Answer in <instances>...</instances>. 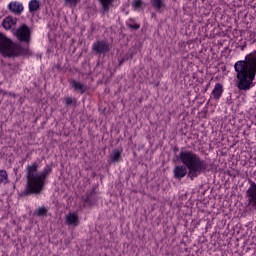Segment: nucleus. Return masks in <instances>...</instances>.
Segmentation results:
<instances>
[{
	"instance_id": "f257e3e1",
	"label": "nucleus",
	"mask_w": 256,
	"mask_h": 256,
	"mask_svg": "<svg viewBox=\"0 0 256 256\" xmlns=\"http://www.w3.org/2000/svg\"><path fill=\"white\" fill-rule=\"evenodd\" d=\"M234 69L237 73L238 89L249 91L253 87L256 75V52L246 55L245 60L235 63Z\"/></svg>"
},
{
	"instance_id": "f03ea898",
	"label": "nucleus",
	"mask_w": 256,
	"mask_h": 256,
	"mask_svg": "<svg viewBox=\"0 0 256 256\" xmlns=\"http://www.w3.org/2000/svg\"><path fill=\"white\" fill-rule=\"evenodd\" d=\"M39 171V164L34 162L26 167L27 184L24 195H39L45 187V180L51 175V166L47 165L42 172Z\"/></svg>"
},
{
	"instance_id": "7ed1b4c3",
	"label": "nucleus",
	"mask_w": 256,
	"mask_h": 256,
	"mask_svg": "<svg viewBox=\"0 0 256 256\" xmlns=\"http://www.w3.org/2000/svg\"><path fill=\"white\" fill-rule=\"evenodd\" d=\"M0 53L4 57H19L25 54V49L0 32Z\"/></svg>"
},
{
	"instance_id": "20e7f679",
	"label": "nucleus",
	"mask_w": 256,
	"mask_h": 256,
	"mask_svg": "<svg viewBox=\"0 0 256 256\" xmlns=\"http://www.w3.org/2000/svg\"><path fill=\"white\" fill-rule=\"evenodd\" d=\"M180 161L185 166H176L173 170V175L175 179L181 180L185 175H187V169H189V177L190 179H193V174L191 172L193 171V153L191 152H181L180 154Z\"/></svg>"
},
{
	"instance_id": "39448f33",
	"label": "nucleus",
	"mask_w": 256,
	"mask_h": 256,
	"mask_svg": "<svg viewBox=\"0 0 256 256\" xmlns=\"http://www.w3.org/2000/svg\"><path fill=\"white\" fill-rule=\"evenodd\" d=\"M13 33L21 43H27V45L31 43V29H29L27 25L22 24L19 28L14 30Z\"/></svg>"
},
{
	"instance_id": "423d86ee",
	"label": "nucleus",
	"mask_w": 256,
	"mask_h": 256,
	"mask_svg": "<svg viewBox=\"0 0 256 256\" xmlns=\"http://www.w3.org/2000/svg\"><path fill=\"white\" fill-rule=\"evenodd\" d=\"M109 42L105 40H98L93 43V51L96 55H105L110 51Z\"/></svg>"
},
{
	"instance_id": "0eeeda50",
	"label": "nucleus",
	"mask_w": 256,
	"mask_h": 256,
	"mask_svg": "<svg viewBox=\"0 0 256 256\" xmlns=\"http://www.w3.org/2000/svg\"><path fill=\"white\" fill-rule=\"evenodd\" d=\"M246 195L248 197V205L250 207H256V184L252 182L250 187L246 191Z\"/></svg>"
},
{
	"instance_id": "6e6552de",
	"label": "nucleus",
	"mask_w": 256,
	"mask_h": 256,
	"mask_svg": "<svg viewBox=\"0 0 256 256\" xmlns=\"http://www.w3.org/2000/svg\"><path fill=\"white\" fill-rule=\"evenodd\" d=\"M2 26L6 31H15V27H17V18L13 16H7L2 21Z\"/></svg>"
},
{
	"instance_id": "1a4fd4ad",
	"label": "nucleus",
	"mask_w": 256,
	"mask_h": 256,
	"mask_svg": "<svg viewBox=\"0 0 256 256\" xmlns=\"http://www.w3.org/2000/svg\"><path fill=\"white\" fill-rule=\"evenodd\" d=\"M65 222L69 227H77L79 225V215L75 212H70L65 215Z\"/></svg>"
},
{
	"instance_id": "9d476101",
	"label": "nucleus",
	"mask_w": 256,
	"mask_h": 256,
	"mask_svg": "<svg viewBox=\"0 0 256 256\" xmlns=\"http://www.w3.org/2000/svg\"><path fill=\"white\" fill-rule=\"evenodd\" d=\"M8 9L14 15H21V13H23V4L17 1L10 2L8 5Z\"/></svg>"
},
{
	"instance_id": "9b49d317",
	"label": "nucleus",
	"mask_w": 256,
	"mask_h": 256,
	"mask_svg": "<svg viewBox=\"0 0 256 256\" xmlns=\"http://www.w3.org/2000/svg\"><path fill=\"white\" fill-rule=\"evenodd\" d=\"M70 87L73 89V91L81 93V95L87 91V86L76 80H70Z\"/></svg>"
},
{
	"instance_id": "f8f14e48",
	"label": "nucleus",
	"mask_w": 256,
	"mask_h": 256,
	"mask_svg": "<svg viewBox=\"0 0 256 256\" xmlns=\"http://www.w3.org/2000/svg\"><path fill=\"white\" fill-rule=\"evenodd\" d=\"M205 163H203L201 160L197 159L196 156L193 157V173L194 175H197L201 171H204L205 169Z\"/></svg>"
},
{
	"instance_id": "ddd939ff",
	"label": "nucleus",
	"mask_w": 256,
	"mask_h": 256,
	"mask_svg": "<svg viewBox=\"0 0 256 256\" xmlns=\"http://www.w3.org/2000/svg\"><path fill=\"white\" fill-rule=\"evenodd\" d=\"M212 97L219 101L221 99V95H223V85L221 83H216L214 89L212 90Z\"/></svg>"
},
{
	"instance_id": "4468645a",
	"label": "nucleus",
	"mask_w": 256,
	"mask_h": 256,
	"mask_svg": "<svg viewBox=\"0 0 256 256\" xmlns=\"http://www.w3.org/2000/svg\"><path fill=\"white\" fill-rule=\"evenodd\" d=\"M115 0H98L102 13H109Z\"/></svg>"
},
{
	"instance_id": "2eb2a0df",
	"label": "nucleus",
	"mask_w": 256,
	"mask_h": 256,
	"mask_svg": "<svg viewBox=\"0 0 256 256\" xmlns=\"http://www.w3.org/2000/svg\"><path fill=\"white\" fill-rule=\"evenodd\" d=\"M112 163H119L121 161V151L119 149H114L111 153Z\"/></svg>"
},
{
	"instance_id": "dca6fc26",
	"label": "nucleus",
	"mask_w": 256,
	"mask_h": 256,
	"mask_svg": "<svg viewBox=\"0 0 256 256\" xmlns=\"http://www.w3.org/2000/svg\"><path fill=\"white\" fill-rule=\"evenodd\" d=\"M9 183V174L6 170L0 169V185H7Z\"/></svg>"
},
{
	"instance_id": "f3484780",
	"label": "nucleus",
	"mask_w": 256,
	"mask_h": 256,
	"mask_svg": "<svg viewBox=\"0 0 256 256\" xmlns=\"http://www.w3.org/2000/svg\"><path fill=\"white\" fill-rule=\"evenodd\" d=\"M37 9H39V1L37 0H31L29 2V10L31 11V13L37 11Z\"/></svg>"
},
{
	"instance_id": "a211bd4d",
	"label": "nucleus",
	"mask_w": 256,
	"mask_h": 256,
	"mask_svg": "<svg viewBox=\"0 0 256 256\" xmlns=\"http://www.w3.org/2000/svg\"><path fill=\"white\" fill-rule=\"evenodd\" d=\"M127 26L129 27V29H133V30L140 29V27H141V25L135 23V20H133V19L128 20Z\"/></svg>"
},
{
	"instance_id": "6ab92c4d",
	"label": "nucleus",
	"mask_w": 256,
	"mask_h": 256,
	"mask_svg": "<svg viewBox=\"0 0 256 256\" xmlns=\"http://www.w3.org/2000/svg\"><path fill=\"white\" fill-rule=\"evenodd\" d=\"M151 3L155 9H161V7H163V2L161 0H151Z\"/></svg>"
},
{
	"instance_id": "aec40b11",
	"label": "nucleus",
	"mask_w": 256,
	"mask_h": 256,
	"mask_svg": "<svg viewBox=\"0 0 256 256\" xmlns=\"http://www.w3.org/2000/svg\"><path fill=\"white\" fill-rule=\"evenodd\" d=\"M78 3L79 0H65V4L68 5V7H77Z\"/></svg>"
},
{
	"instance_id": "412c9836",
	"label": "nucleus",
	"mask_w": 256,
	"mask_h": 256,
	"mask_svg": "<svg viewBox=\"0 0 256 256\" xmlns=\"http://www.w3.org/2000/svg\"><path fill=\"white\" fill-rule=\"evenodd\" d=\"M141 5H143V2L141 0H133L132 7L137 10L141 8Z\"/></svg>"
},
{
	"instance_id": "4be33fe9",
	"label": "nucleus",
	"mask_w": 256,
	"mask_h": 256,
	"mask_svg": "<svg viewBox=\"0 0 256 256\" xmlns=\"http://www.w3.org/2000/svg\"><path fill=\"white\" fill-rule=\"evenodd\" d=\"M36 215H38L39 217H43V215H47V209L46 208H39L36 211Z\"/></svg>"
},
{
	"instance_id": "5701e85b",
	"label": "nucleus",
	"mask_w": 256,
	"mask_h": 256,
	"mask_svg": "<svg viewBox=\"0 0 256 256\" xmlns=\"http://www.w3.org/2000/svg\"><path fill=\"white\" fill-rule=\"evenodd\" d=\"M65 104H66V105H73V98H71V97H66V98H65Z\"/></svg>"
},
{
	"instance_id": "b1692460",
	"label": "nucleus",
	"mask_w": 256,
	"mask_h": 256,
	"mask_svg": "<svg viewBox=\"0 0 256 256\" xmlns=\"http://www.w3.org/2000/svg\"><path fill=\"white\" fill-rule=\"evenodd\" d=\"M3 95H9V96L12 95V97H15V94H13V93H11V92H3Z\"/></svg>"
}]
</instances>
